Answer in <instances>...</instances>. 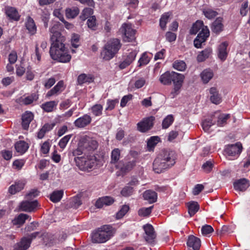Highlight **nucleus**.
I'll use <instances>...</instances> for the list:
<instances>
[{
    "instance_id": "1",
    "label": "nucleus",
    "mask_w": 250,
    "mask_h": 250,
    "mask_svg": "<svg viewBox=\"0 0 250 250\" xmlns=\"http://www.w3.org/2000/svg\"><path fill=\"white\" fill-rule=\"evenodd\" d=\"M61 28V24L56 21L50 29L52 35L49 52L52 59L65 63L70 61L71 56L68 54V50L65 45V38L59 31Z\"/></svg>"
},
{
    "instance_id": "2",
    "label": "nucleus",
    "mask_w": 250,
    "mask_h": 250,
    "mask_svg": "<svg viewBox=\"0 0 250 250\" xmlns=\"http://www.w3.org/2000/svg\"><path fill=\"white\" fill-rule=\"evenodd\" d=\"M176 155L174 151L163 150L161 151L153 164V168L155 172L161 173L164 170L168 168L175 163Z\"/></svg>"
},
{
    "instance_id": "3",
    "label": "nucleus",
    "mask_w": 250,
    "mask_h": 250,
    "mask_svg": "<svg viewBox=\"0 0 250 250\" xmlns=\"http://www.w3.org/2000/svg\"><path fill=\"white\" fill-rule=\"evenodd\" d=\"M76 165L82 170H89L94 169L101 165V161L95 155H89L86 157H77L74 158Z\"/></svg>"
},
{
    "instance_id": "4",
    "label": "nucleus",
    "mask_w": 250,
    "mask_h": 250,
    "mask_svg": "<svg viewBox=\"0 0 250 250\" xmlns=\"http://www.w3.org/2000/svg\"><path fill=\"white\" fill-rule=\"evenodd\" d=\"M121 47L120 41L117 39H112L105 44L101 52V56L105 61H109L114 57Z\"/></svg>"
},
{
    "instance_id": "5",
    "label": "nucleus",
    "mask_w": 250,
    "mask_h": 250,
    "mask_svg": "<svg viewBox=\"0 0 250 250\" xmlns=\"http://www.w3.org/2000/svg\"><path fill=\"white\" fill-rule=\"evenodd\" d=\"M111 236V227L109 226H104L92 232V241L94 243H104L108 240Z\"/></svg>"
},
{
    "instance_id": "6",
    "label": "nucleus",
    "mask_w": 250,
    "mask_h": 250,
    "mask_svg": "<svg viewBox=\"0 0 250 250\" xmlns=\"http://www.w3.org/2000/svg\"><path fill=\"white\" fill-rule=\"evenodd\" d=\"M120 32L123 35V39L125 42H130L135 39V30L132 27L131 24L125 23L120 29Z\"/></svg>"
},
{
    "instance_id": "7",
    "label": "nucleus",
    "mask_w": 250,
    "mask_h": 250,
    "mask_svg": "<svg viewBox=\"0 0 250 250\" xmlns=\"http://www.w3.org/2000/svg\"><path fill=\"white\" fill-rule=\"evenodd\" d=\"M86 153L93 152L98 147L97 142L92 138L87 136L82 137L79 140Z\"/></svg>"
},
{
    "instance_id": "8",
    "label": "nucleus",
    "mask_w": 250,
    "mask_h": 250,
    "mask_svg": "<svg viewBox=\"0 0 250 250\" xmlns=\"http://www.w3.org/2000/svg\"><path fill=\"white\" fill-rule=\"evenodd\" d=\"M209 34L210 32L208 26L203 27L194 41L195 47L198 48H200L202 43L206 41Z\"/></svg>"
},
{
    "instance_id": "9",
    "label": "nucleus",
    "mask_w": 250,
    "mask_h": 250,
    "mask_svg": "<svg viewBox=\"0 0 250 250\" xmlns=\"http://www.w3.org/2000/svg\"><path fill=\"white\" fill-rule=\"evenodd\" d=\"M154 120V117L153 116L144 119L137 124L138 130L142 132H145L149 130L153 126Z\"/></svg>"
},
{
    "instance_id": "10",
    "label": "nucleus",
    "mask_w": 250,
    "mask_h": 250,
    "mask_svg": "<svg viewBox=\"0 0 250 250\" xmlns=\"http://www.w3.org/2000/svg\"><path fill=\"white\" fill-rule=\"evenodd\" d=\"M242 149V144L240 143H237L235 144L227 146L225 151L229 156H238L241 152Z\"/></svg>"
},
{
    "instance_id": "11",
    "label": "nucleus",
    "mask_w": 250,
    "mask_h": 250,
    "mask_svg": "<svg viewBox=\"0 0 250 250\" xmlns=\"http://www.w3.org/2000/svg\"><path fill=\"white\" fill-rule=\"evenodd\" d=\"M38 205V202L37 200L33 201L25 200L20 204L19 208L21 211L31 212L36 208Z\"/></svg>"
},
{
    "instance_id": "12",
    "label": "nucleus",
    "mask_w": 250,
    "mask_h": 250,
    "mask_svg": "<svg viewBox=\"0 0 250 250\" xmlns=\"http://www.w3.org/2000/svg\"><path fill=\"white\" fill-rule=\"evenodd\" d=\"M145 234L144 237L146 241L149 243H152L154 242L156 238L154 229L152 225L150 224H146L143 227Z\"/></svg>"
},
{
    "instance_id": "13",
    "label": "nucleus",
    "mask_w": 250,
    "mask_h": 250,
    "mask_svg": "<svg viewBox=\"0 0 250 250\" xmlns=\"http://www.w3.org/2000/svg\"><path fill=\"white\" fill-rule=\"evenodd\" d=\"M228 45L229 43L227 42H224L218 46L217 56L222 61H224L227 58L229 53V50L228 49Z\"/></svg>"
},
{
    "instance_id": "14",
    "label": "nucleus",
    "mask_w": 250,
    "mask_h": 250,
    "mask_svg": "<svg viewBox=\"0 0 250 250\" xmlns=\"http://www.w3.org/2000/svg\"><path fill=\"white\" fill-rule=\"evenodd\" d=\"M92 119L90 115L84 114L77 119L74 122V125L78 128H84L91 122Z\"/></svg>"
},
{
    "instance_id": "15",
    "label": "nucleus",
    "mask_w": 250,
    "mask_h": 250,
    "mask_svg": "<svg viewBox=\"0 0 250 250\" xmlns=\"http://www.w3.org/2000/svg\"><path fill=\"white\" fill-rule=\"evenodd\" d=\"M137 54L136 50H132L125 56L124 60L120 64L121 69H124L130 65L135 60Z\"/></svg>"
},
{
    "instance_id": "16",
    "label": "nucleus",
    "mask_w": 250,
    "mask_h": 250,
    "mask_svg": "<svg viewBox=\"0 0 250 250\" xmlns=\"http://www.w3.org/2000/svg\"><path fill=\"white\" fill-rule=\"evenodd\" d=\"M233 186L235 190L243 191L249 187V181L246 178L240 179L234 182Z\"/></svg>"
},
{
    "instance_id": "17",
    "label": "nucleus",
    "mask_w": 250,
    "mask_h": 250,
    "mask_svg": "<svg viewBox=\"0 0 250 250\" xmlns=\"http://www.w3.org/2000/svg\"><path fill=\"white\" fill-rule=\"evenodd\" d=\"M64 89L63 81H59L57 84L47 93L46 97L49 98L54 95H58Z\"/></svg>"
},
{
    "instance_id": "18",
    "label": "nucleus",
    "mask_w": 250,
    "mask_h": 250,
    "mask_svg": "<svg viewBox=\"0 0 250 250\" xmlns=\"http://www.w3.org/2000/svg\"><path fill=\"white\" fill-rule=\"evenodd\" d=\"M210 100L211 102L216 104H219L222 101V98L219 93V91L214 87L209 89Z\"/></svg>"
},
{
    "instance_id": "19",
    "label": "nucleus",
    "mask_w": 250,
    "mask_h": 250,
    "mask_svg": "<svg viewBox=\"0 0 250 250\" xmlns=\"http://www.w3.org/2000/svg\"><path fill=\"white\" fill-rule=\"evenodd\" d=\"M136 165V160L133 159L125 164H123L121 162V164L118 165L117 166V168L120 170L121 172L124 174L129 171H130Z\"/></svg>"
},
{
    "instance_id": "20",
    "label": "nucleus",
    "mask_w": 250,
    "mask_h": 250,
    "mask_svg": "<svg viewBox=\"0 0 250 250\" xmlns=\"http://www.w3.org/2000/svg\"><path fill=\"white\" fill-rule=\"evenodd\" d=\"M30 244L31 240L25 237L21 239L20 243L14 245L13 250H26L30 247Z\"/></svg>"
},
{
    "instance_id": "21",
    "label": "nucleus",
    "mask_w": 250,
    "mask_h": 250,
    "mask_svg": "<svg viewBox=\"0 0 250 250\" xmlns=\"http://www.w3.org/2000/svg\"><path fill=\"white\" fill-rule=\"evenodd\" d=\"M34 115L31 112L26 111L22 116V126L24 129H27L30 122L32 121Z\"/></svg>"
},
{
    "instance_id": "22",
    "label": "nucleus",
    "mask_w": 250,
    "mask_h": 250,
    "mask_svg": "<svg viewBox=\"0 0 250 250\" xmlns=\"http://www.w3.org/2000/svg\"><path fill=\"white\" fill-rule=\"evenodd\" d=\"M224 26L222 23V18L218 17L212 23L211 29L213 32L216 34H219L223 30Z\"/></svg>"
},
{
    "instance_id": "23",
    "label": "nucleus",
    "mask_w": 250,
    "mask_h": 250,
    "mask_svg": "<svg viewBox=\"0 0 250 250\" xmlns=\"http://www.w3.org/2000/svg\"><path fill=\"white\" fill-rule=\"evenodd\" d=\"M121 156V150L119 148H114L111 153L110 164L114 165L117 167L118 165L121 164V161H119Z\"/></svg>"
},
{
    "instance_id": "24",
    "label": "nucleus",
    "mask_w": 250,
    "mask_h": 250,
    "mask_svg": "<svg viewBox=\"0 0 250 250\" xmlns=\"http://www.w3.org/2000/svg\"><path fill=\"white\" fill-rule=\"evenodd\" d=\"M187 245L189 247H192L194 250H199L201 246L200 240L197 237L190 235L188 239Z\"/></svg>"
},
{
    "instance_id": "25",
    "label": "nucleus",
    "mask_w": 250,
    "mask_h": 250,
    "mask_svg": "<svg viewBox=\"0 0 250 250\" xmlns=\"http://www.w3.org/2000/svg\"><path fill=\"white\" fill-rule=\"evenodd\" d=\"M173 72L167 71L161 75L159 81L164 85H169L172 82Z\"/></svg>"
},
{
    "instance_id": "26",
    "label": "nucleus",
    "mask_w": 250,
    "mask_h": 250,
    "mask_svg": "<svg viewBox=\"0 0 250 250\" xmlns=\"http://www.w3.org/2000/svg\"><path fill=\"white\" fill-rule=\"evenodd\" d=\"M143 197L144 199L147 200L149 203H153L156 202L157 194L154 191L147 190L144 192Z\"/></svg>"
},
{
    "instance_id": "27",
    "label": "nucleus",
    "mask_w": 250,
    "mask_h": 250,
    "mask_svg": "<svg viewBox=\"0 0 250 250\" xmlns=\"http://www.w3.org/2000/svg\"><path fill=\"white\" fill-rule=\"evenodd\" d=\"M83 153L84 154H86L80 141H79L77 148L70 151L68 153V156L69 157H75V158L79 157V156L81 155Z\"/></svg>"
},
{
    "instance_id": "28",
    "label": "nucleus",
    "mask_w": 250,
    "mask_h": 250,
    "mask_svg": "<svg viewBox=\"0 0 250 250\" xmlns=\"http://www.w3.org/2000/svg\"><path fill=\"white\" fill-rule=\"evenodd\" d=\"M25 26L30 34L32 35L36 33L37 27L34 20L30 17L27 18L25 22Z\"/></svg>"
},
{
    "instance_id": "29",
    "label": "nucleus",
    "mask_w": 250,
    "mask_h": 250,
    "mask_svg": "<svg viewBox=\"0 0 250 250\" xmlns=\"http://www.w3.org/2000/svg\"><path fill=\"white\" fill-rule=\"evenodd\" d=\"M15 148L17 152L22 154L27 150L29 146L28 144L25 142L20 141L15 144Z\"/></svg>"
},
{
    "instance_id": "30",
    "label": "nucleus",
    "mask_w": 250,
    "mask_h": 250,
    "mask_svg": "<svg viewBox=\"0 0 250 250\" xmlns=\"http://www.w3.org/2000/svg\"><path fill=\"white\" fill-rule=\"evenodd\" d=\"M24 186V183L22 182H16L9 188L8 191L11 194H15L21 190Z\"/></svg>"
},
{
    "instance_id": "31",
    "label": "nucleus",
    "mask_w": 250,
    "mask_h": 250,
    "mask_svg": "<svg viewBox=\"0 0 250 250\" xmlns=\"http://www.w3.org/2000/svg\"><path fill=\"white\" fill-rule=\"evenodd\" d=\"M58 104V101H49L42 104L41 107L45 112H50L54 110V109L56 107Z\"/></svg>"
},
{
    "instance_id": "32",
    "label": "nucleus",
    "mask_w": 250,
    "mask_h": 250,
    "mask_svg": "<svg viewBox=\"0 0 250 250\" xmlns=\"http://www.w3.org/2000/svg\"><path fill=\"white\" fill-rule=\"evenodd\" d=\"M201 78L204 83H207L213 77V73L209 69H205L200 74Z\"/></svg>"
},
{
    "instance_id": "33",
    "label": "nucleus",
    "mask_w": 250,
    "mask_h": 250,
    "mask_svg": "<svg viewBox=\"0 0 250 250\" xmlns=\"http://www.w3.org/2000/svg\"><path fill=\"white\" fill-rule=\"evenodd\" d=\"M94 80V78L90 74L86 75L82 74L78 76V83L79 84H82L84 83H90Z\"/></svg>"
},
{
    "instance_id": "34",
    "label": "nucleus",
    "mask_w": 250,
    "mask_h": 250,
    "mask_svg": "<svg viewBox=\"0 0 250 250\" xmlns=\"http://www.w3.org/2000/svg\"><path fill=\"white\" fill-rule=\"evenodd\" d=\"M205 26H206L204 25L202 21H197L193 24L189 31V33L190 34L195 35L198 33V32L200 31L203 27Z\"/></svg>"
},
{
    "instance_id": "35",
    "label": "nucleus",
    "mask_w": 250,
    "mask_h": 250,
    "mask_svg": "<svg viewBox=\"0 0 250 250\" xmlns=\"http://www.w3.org/2000/svg\"><path fill=\"white\" fill-rule=\"evenodd\" d=\"M29 217V216L26 214L21 213L13 220L12 222L14 225L21 226L23 225L25 220Z\"/></svg>"
},
{
    "instance_id": "36",
    "label": "nucleus",
    "mask_w": 250,
    "mask_h": 250,
    "mask_svg": "<svg viewBox=\"0 0 250 250\" xmlns=\"http://www.w3.org/2000/svg\"><path fill=\"white\" fill-rule=\"evenodd\" d=\"M184 78L185 76L184 75L173 72L172 82L173 83L174 85L180 84L182 85Z\"/></svg>"
},
{
    "instance_id": "37",
    "label": "nucleus",
    "mask_w": 250,
    "mask_h": 250,
    "mask_svg": "<svg viewBox=\"0 0 250 250\" xmlns=\"http://www.w3.org/2000/svg\"><path fill=\"white\" fill-rule=\"evenodd\" d=\"M212 52V49L210 48H207L201 52L197 56V61L199 62H203L208 58Z\"/></svg>"
},
{
    "instance_id": "38",
    "label": "nucleus",
    "mask_w": 250,
    "mask_h": 250,
    "mask_svg": "<svg viewBox=\"0 0 250 250\" xmlns=\"http://www.w3.org/2000/svg\"><path fill=\"white\" fill-rule=\"evenodd\" d=\"M188 213L190 216L194 215L199 209V206L196 202H189L188 204Z\"/></svg>"
},
{
    "instance_id": "39",
    "label": "nucleus",
    "mask_w": 250,
    "mask_h": 250,
    "mask_svg": "<svg viewBox=\"0 0 250 250\" xmlns=\"http://www.w3.org/2000/svg\"><path fill=\"white\" fill-rule=\"evenodd\" d=\"M63 192L62 190L54 191L51 195L50 199L54 203L59 202L62 199Z\"/></svg>"
},
{
    "instance_id": "40",
    "label": "nucleus",
    "mask_w": 250,
    "mask_h": 250,
    "mask_svg": "<svg viewBox=\"0 0 250 250\" xmlns=\"http://www.w3.org/2000/svg\"><path fill=\"white\" fill-rule=\"evenodd\" d=\"M103 107L101 104H96L91 107L92 114L95 116H100L103 113Z\"/></svg>"
},
{
    "instance_id": "41",
    "label": "nucleus",
    "mask_w": 250,
    "mask_h": 250,
    "mask_svg": "<svg viewBox=\"0 0 250 250\" xmlns=\"http://www.w3.org/2000/svg\"><path fill=\"white\" fill-rule=\"evenodd\" d=\"M173 67L178 71H183L186 69L187 65L183 61L176 60L173 62Z\"/></svg>"
},
{
    "instance_id": "42",
    "label": "nucleus",
    "mask_w": 250,
    "mask_h": 250,
    "mask_svg": "<svg viewBox=\"0 0 250 250\" xmlns=\"http://www.w3.org/2000/svg\"><path fill=\"white\" fill-rule=\"evenodd\" d=\"M159 141L158 136L151 137L147 141V145L149 151H151Z\"/></svg>"
},
{
    "instance_id": "43",
    "label": "nucleus",
    "mask_w": 250,
    "mask_h": 250,
    "mask_svg": "<svg viewBox=\"0 0 250 250\" xmlns=\"http://www.w3.org/2000/svg\"><path fill=\"white\" fill-rule=\"evenodd\" d=\"M129 209V207L128 205H124L122 206L120 209L117 212L116 214V218L117 219H121L128 212Z\"/></svg>"
},
{
    "instance_id": "44",
    "label": "nucleus",
    "mask_w": 250,
    "mask_h": 250,
    "mask_svg": "<svg viewBox=\"0 0 250 250\" xmlns=\"http://www.w3.org/2000/svg\"><path fill=\"white\" fill-rule=\"evenodd\" d=\"M153 206H151L148 208H142L138 210V215L141 217H147L151 212Z\"/></svg>"
},
{
    "instance_id": "45",
    "label": "nucleus",
    "mask_w": 250,
    "mask_h": 250,
    "mask_svg": "<svg viewBox=\"0 0 250 250\" xmlns=\"http://www.w3.org/2000/svg\"><path fill=\"white\" fill-rule=\"evenodd\" d=\"M230 115L228 114L220 115L218 118L217 125L220 126H224L227 124V121Z\"/></svg>"
},
{
    "instance_id": "46",
    "label": "nucleus",
    "mask_w": 250,
    "mask_h": 250,
    "mask_svg": "<svg viewBox=\"0 0 250 250\" xmlns=\"http://www.w3.org/2000/svg\"><path fill=\"white\" fill-rule=\"evenodd\" d=\"M72 137L71 134L67 135L62 138L59 142V146L62 149H63L66 146L68 142Z\"/></svg>"
},
{
    "instance_id": "47",
    "label": "nucleus",
    "mask_w": 250,
    "mask_h": 250,
    "mask_svg": "<svg viewBox=\"0 0 250 250\" xmlns=\"http://www.w3.org/2000/svg\"><path fill=\"white\" fill-rule=\"evenodd\" d=\"M174 120L172 115H169L167 116L163 120L162 126L164 128H168L173 123Z\"/></svg>"
},
{
    "instance_id": "48",
    "label": "nucleus",
    "mask_w": 250,
    "mask_h": 250,
    "mask_svg": "<svg viewBox=\"0 0 250 250\" xmlns=\"http://www.w3.org/2000/svg\"><path fill=\"white\" fill-rule=\"evenodd\" d=\"M150 60L146 53H144L138 61V66L141 67L146 65L149 62Z\"/></svg>"
},
{
    "instance_id": "49",
    "label": "nucleus",
    "mask_w": 250,
    "mask_h": 250,
    "mask_svg": "<svg viewBox=\"0 0 250 250\" xmlns=\"http://www.w3.org/2000/svg\"><path fill=\"white\" fill-rule=\"evenodd\" d=\"M38 99V97L36 94H32L25 97L23 99L22 102L25 104H29L33 103L34 101H36Z\"/></svg>"
},
{
    "instance_id": "50",
    "label": "nucleus",
    "mask_w": 250,
    "mask_h": 250,
    "mask_svg": "<svg viewBox=\"0 0 250 250\" xmlns=\"http://www.w3.org/2000/svg\"><path fill=\"white\" fill-rule=\"evenodd\" d=\"M80 13V10L77 7L68 8L65 10L66 16H77Z\"/></svg>"
},
{
    "instance_id": "51",
    "label": "nucleus",
    "mask_w": 250,
    "mask_h": 250,
    "mask_svg": "<svg viewBox=\"0 0 250 250\" xmlns=\"http://www.w3.org/2000/svg\"><path fill=\"white\" fill-rule=\"evenodd\" d=\"M119 103V100L118 99H115L114 100H110L108 99L107 101V107L106 108V110H111L113 109L116 105Z\"/></svg>"
},
{
    "instance_id": "52",
    "label": "nucleus",
    "mask_w": 250,
    "mask_h": 250,
    "mask_svg": "<svg viewBox=\"0 0 250 250\" xmlns=\"http://www.w3.org/2000/svg\"><path fill=\"white\" fill-rule=\"evenodd\" d=\"M133 189L130 186H126L121 191V194L124 197H128L132 195Z\"/></svg>"
},
{
    "instance_id": "53",
    "label": "nucleus",
    "mask_w": 250,
    "mask_h": 250,
    "mask_svg": "<svg viewBox=\"0 0 250 250\" xmlns=\"http://www.w3.org/2000/svg\"><path fill=\"white\" fill-rule=\"evenodd\" d=\"M71 42L73 47L77 48L80 45V36L76 34H73Z\"/></svg>"
},
{
    "instance_id": "54",
    "label": "nucleus",
    "mask_w": 250,
    "mask_h": 250,
    "mask_svg": "<svg viewBox=\"0 0 250 250\" xmlns=\"http://www.w3.org/2000/svg\"><path fill=\"white\" fill-rule=\"evenodd\" d=\"M6 16H17L18 12L16 8L11 6H6L4 9Z\"/></svg>"
},
{
    "instance_id": "55",
    "label": "nucleus",
    "mask_w": 250,
    "mask_h": 250,
    "mask_svg": "<svg viewBox=\"0 0 250 250\" xmlns=\"http://www.w3.org/2000/svg\"><path fill=\"white\" fill-rule=\"evenodd\" d=\"M213 167V163L211 161H208L202 165L203 170L206 173L210 172Z\"/></svg>"
},
{
    "instance_id": "56",
    "label": "nucleus",
    "mask_w": 250,
    "mask_h": 250,
    "mask_svg": "<svg viewBox=\"0 0 250 250\" xmlns=\"http://www.w3.org/2000/svg\"><path fill=\"white\" fill-rule=\"evenodd\" d=\"M249 13V2L245 1L243 2L240 8V14L242 16H246Z\"/></svg>"
},
{
    "instance_id": "57",
    "label": "nucleus",
    "mask_w": 250,
    "mask_h": 250,
    "mask_svg": "<svg viewBox=\"0 0 250 250\" xmlns=\"http://www.w3.org/2000/svg\"><path fill=\"white\" fill-rule=\"evenodd\" d=\"M214 125L212 120L208 119L205 120L202 123L203 129L206 132L208 131L209 128Z\"/></svg>"
},
{
    "instance_id": "58",
    "label": "nucleus",
    "mask_w": 250,
    "mask_h": 250,
    "mask_svg": "<svg viewBox=\"0 0 250 250\" xmlns=\"http://www.w3.org/2000/svg\"><path fill=\"white\" fill-rule=\"evenodd\" d=\"M25 69L22 63L16 65V73L18 76L21 77L25 73Z\"/></svg>"
},
{
    "instance_id": "59",
    "label": "nucleus",
    "mask_w": 250,
    "mask_h": 250,
    "mask_svg": "<svg viewBox=\"0 0 250 250\" xmlns=\"http://www.w3.org/2000/svg\"><path fill=\"white\" fill-rule=\"evenodd\" d=\"M67 237V235L66 233L64 232H62L60 233L57 238L55 240H54L53 243L55 244H59L60 243H62L64 242Z\"/></svg>"
},
{
    "instance_id": "60",
    "label": "nucleus",
    "mask_w": 250,
    "mask_h": 250,
    "mask_svg": "<svg viewBox=\"0 0 250 250\" xmlns=\"http://www.w3.org/2000/svg\"><path fill=\"white\" fill-rule=\"evenodd\" d=\"M0 154L2 158L5 160H9L12 157V152L8 150H2L1 151Z\"/></svg>"
},
{
    "instance_id": "61",
    "label": "nucleus",
    "mask_w": 250,
    "mask_h": 250,
    "mask_svg": "<svg viewBox=\"0 0 250 250\" xmlns=\"http://www.w3.org/2000/svg\"><path fill=\"white\" fill-rule=\"evenodd\" d=\"M213 231V229L211 226L206 225L202 227L201 229L202 233L204 235H207Z\"/></svg>"
},
{
    "instance_id": "62",
    "label": "nucleus",
    "mask_w": 250,
    "mask_h": 250,
    "mask_svg": "<svg viewBox=\"0 0 250 250\" xmlns=\"http://www.w3.org/2000/svg\"><path fill=\"white\" fill-rule=\"evenodd\" d=\"M88 27L92 30H95L96 27V18L95 17H89L87 21Z\"/></svg>"
},
{
    "instance_id": "63",
    "label": "nucleus",
    "mask_w": 250,
    "mask_h": 250,
    "mask_svg": "<svg viewBox=\"0 0 250 250\" xmlns=\"http://www.w3.org/2000/svg\"><path fill=\"white\" fill-rule=\"evenodd\" d=\"M14 80L15 78L13 76L5 77L2 79L1 83L4 86H7L11 84Z\"/></svg>"
},
{
    "instance_id": "64",
    "label": "nucleus",
    "mask_w": 250,
    "mask_h": 250,
    "mask_svg": "<svg viewBox=\"0 0 250 250\" xmlns=\"http://www.w3.org/2000/svg\"><path fill=\"white\" fill-rule=\"evenodd\" d=\"M17 58V52L15 51H12L9 55L8 61L11 64H14L16 62Z\"/></svg>"
}]
</instances>
